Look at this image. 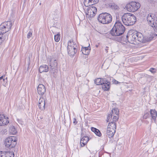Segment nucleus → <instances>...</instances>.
Segmentation results:
<instances>
[{
  "label": "nucleus",
  "mask_w": 157,
  "mask_h": 157,
  "mask_svg": "<svg viewBox=\"0 0 157 157\" xmlns=\"http://www.w3.org/2000/svg\"><path fill=\"white\" fill-rule=\"evenodd\" d=\"M89 140V138H81L80 141L81 147L84 146Z\"/></svg>",
  "instance_id": "nucleus-22"
},
{
  "label": "nucleus",
  "mask_w": 157,
  "mask_h": 157,
  "mask_svg": "<svg viewBox=\"0 0 157 157\" xmlns=\"http://www.w3.org/2000/svg\"><path fill=\"white\" fill-rule=\"evenodd\" d=\"M125 28L120 21L116 22L111 31V34L113 36H119L123 34Z\"/></svg>",
  "instance_id": "nucleus-2"
},
{
  "label": "nucleus",
  "mask_w": 157,
  "mask_h": 157,
  "mask_svg": "<svg viewBox=\"0 0 157 157\" xmlns=\"http://www.w3.org/2000/svg\"><path fill=\"white\" fill-rule=\"evenodd\" d=\"M0 157H7L6 151L3 152L0 151Z\"/></svg>",
  "instance_id": "nucleus-28"
},
{
  "label": "nucleus",
  "mask_w": 157,
  "mask_h": 157,
  "mask_svg": "<svg viewBox=\"0 0 157 157\" xmlns=\"http://www.w3.org/2000/svg\"><path fill=\"white\" fill-rule=\"evenodd\" d=\"M106 82V80L105 78L101 79V78H98L94 80L95 83L97 85H102L104 82Z\"/></svg>",
  "instance_id": "nucleus-19"
},
{
  "label": "nucleus",
  "mask_w": 157,
  "mask_h": 157,
  "mask_svg": "<svg viewBox=\"0 0 157 157\" xmlns=\"http://www.w3.org/2000/svg\"><path fill=\"white\" fill-rule=\"evenodd\" d=\"M77 45L75 44L73 41L70 40L68 43L67 50L68 54L71 56H73L77 52Z\"/></svg>",
  "instance_id": "nucleus-7"
},
{
  "label": "nucleus",
  "mask_w": 157,
  "mask_h": 157,
  "mask_svg": "<svg viewBox=\"0 0 157 157\" xmlns=\"http://www.w3.org/2000/svg\"><path fill=\"white\" fill-rule=\"evenodd\" d=\"M4 76L0 77V82H1V80H3V81H4L5 79L4 78Z\"/></svg>",
  "instance_id": "nucleus-38"
},
{
  "label": "nucleus",
  "mask_w": 157,
  "mask_h": 157,
  "mask_svg": "<svg viewBox=\"0 0 157 157\" xmlns=\"http://www.w3.org/2000/svg\"><path fill=\"white\" fill-rule=\"evenodd\" d=\"M7 157H14V154L12 151H6Z\"/></svg>",
  "instance_id": "nucleus-26"
},
{
  "label": "nucleus",
  "mask_w": 157,
  "mask_h": 157,
  "mask_svg": "<svg viewBox=\"0 0 157 157\" xmlns=\"http://www.w3.org/2000/svg\"><path fill=\"white\" fill-rule=\"evenodd\" d=\"M136 31H135L133 33H132L131 35H129V36L128 35L126 37L127 38H129L131 39L132 40L134 41L136 40H137V35ZM128 40V39H127Z\"/></svg>",
  "instance_id": "nucleus-20"
},
{
  "label": "nucleus",
  "mask_w": 157,
  "mask_h": 157,
  "mask_svg": "<svg viewBox=\"0 0 157 157\" xmlns=\"http://www.w3.org/2000/svg\"><path fill=\"white\" fill-rule=\"evenodd\" d=\"M50 61V66L51 67H53L52 69L53 70L54 68V67H56L57 65V63L56 61V60L54 58H51L50 59V60H49Z\"/></svg>",
  "instance_id": "nucleus-17"
},
{
  "label": "nucleus",
  "mask_w": 157,
  "mask_h": 157,
  "mask_svg": "<svg viewBox=\"0 0 157 157\" xmlns=\"http://www.w3.org/2000/svg\"><path fill=\"white\" fill-rule=\"evenodd\" d=\"M38 105L39 108L40 110H42L44 109L45 101L43 97H41L40 98Z\"/></svg>",
  "instance_id": "nucleus-13"
},
{
  "label": "nucleus",
  "mask_w": 157,
  "mask_h": 157,
  "mask_svg": "<svg viewBox=\"0 0 157 157\" xmlns=\"http://www.w3.org/2000/svg\"><path fill=\"white\" fill-rule=\"evenodd\" d=\"M119 113V111L118 109H117V108H113L111 112V113L110 115L109 114V115L107 117V122H109L110 118L112 117V115H116L118 116V115Z\"/></svg>",
  "instance_id": "nucleus-14"
},
{
  "label": "nucleus",
  "mask_w": 157,
  "mask_h": 157,
  "mask_svg": "<svg viewBox=\"0 0 157 157\" xmlns=\"http://www.w3.org/2000/svg\"><path fill=\"white\" fill-rule=\"evenodd\" d=\"M81 10L80 13L79 12V14L82 16V18H85L84 13L86 14L87 17L90 19L95 16L97 11L96 8L92 6L90 7L82 6V9H81Z\"/></svg>",
  "instance_id": "nucleus-1"
},
{
  "label": "nucleus",
  "mask_w": 157,
  "mask_h": 157,
  "mask_svg": "<svg viewBox=\"0 0 157 157\" xmlns=\"http://www.w3.org/2000/svg\"><path fill=\"white\" fill-rule=\"evenodd\" d=\"M112 117H113V122H115L114 121H117L118 119V116H116L114 115H112Z\"/></svg>",
  "instance_id": "nucleus-32"
},
{
  "label": "nucleus",
  "mask_w": 157,
  "mask_h": 157,
  "mask_svg": "<svg viewBox=\"0 0 157 157\" xmlns=\"http://www.w3.org/2000/svg\"><path fill=\"white\" fill-rule=\"evenodd\" d=\"M95 134L99 137H101V134L98 129L95 133Z\"/></svg>",
  "instance_id": "nucleus-33"
},
{
  "label": "nucleus",
  "mask_w": 157,
  "mask_h": 157,
  "mask_svg": "<svg viewBox=\"0 0 157 157\" xmlns=\"http://www.w3.org/2000/svg\"><path fill=\"white\" fill-rule=\"evenodd\" d=\"M140 7V3L136 2H132L127 4L126 9L130 12H134L138 10Z\"/></svg>",
  "instance_id": "nucleus-6"
},
{
  "label": "nucleus",
  "mask_w": 157,
  "mask_h": 157,
  "mask_svg": "<svg viewBox=\"0 0 157 157\" xmlns=\"http://www.w3.org/2000/svg\"><path fill=\"white\" fill-rule=\"evenodd\" d=\"M33 35V31L32 30H31L28 33L27 35V38L28 39L30 38Z\"/></svg>",
  "instance_id": "nucleus-29"
},
{
  "label": "nucleus",
  "mask_w": 157,
  "mask_h": 157,
  "mask_svg": "<svg viewBox=\"0 0 157 157\" xmlns=\"http://www.w3.org/2000/svg\"><path fill=\"white\" fill-rule=\"evenodd\" d=\"M77 122L76 121V119L75 118H74V121H73V123L74 124H75Z\"/></svg>",
  "instance_id": "nucleus-39"
},
{
  "label": "nucleus",
  "mask_w": 157,
  "mask_h": 157,
  "mask_svg": "<svg viewBox=\"0 0 157 157\" xmlns=\"http://www.w3.org/2000/svg\"><path fill=\"white\" fill-rule=\"evenodd\" d=\"M8 117L3 114H0V126L6 125L9 123Z\"/></svg>",
  "instance_id": "nucleus-11"
},
{
  "label": "nucleus",
  "mask_w": 157,
  "mask_h": 157,
  "mask_svg": "<svg viewBox=\"0 0 157 157\" xmlns=\"http://www.w3.org/2000/svg\"><path fill=\"white\" fill-rule=\"evenodd\" d=\"M150 115L151 117V121L153 120L154 121H155L157 116L156 112L155 110L151 109L150 110Z\"/></svg>",
  "instance_id": "nucleus-21"
},
{
  "label": "nucleus",
  "mask_w": 157,
  "mask_h": 157,
  "mask_svg": "<svg viewBox=\"0 0 157 157\" xmlns=\"http://www.w3.org/2000/svg\"><path fill=\"white\" fill-rule=\"evenodd\" d=\"M17 141L15 138L14 139L13 138H6L5 141V145L9 148H13L17 144Z\"/></svg>",
  "instance_id": "nucleus-10"
},
{
  "label": "nucleus",
  "mask_w": 157,
  "mask_h": 157,
  "mask_svg": "<svg viewBox=\"0 0 157 157\" xmlns=\"http://www.w3.org/2000/svg\"><path fill=\"white\" fill-rule=\"evenodd\" d=\"M92 5L97 3L98 2V0H90Z\"/></svg>",
  "instance_id": "nucleus-31"
},
{
  "label": "nucleus",
  "mask_w": 157,
  "mask_h": 157,
  "mask_svg": "<svg viewBox=\"0 0 157 157\" xmlns=\"http://www.w3.org/2000/svg\"><path fill=\"white\" fill-rule=\"evenodd\" d=\"M106 82H104L102 85V89L105 91L109 90L110 88V82L107 80Z\"/></svg>",
  "instance_id": "nucleus-15"
},
{
  "label": "nucleus",
  "mask_w": 157,
  "mask_h": 157,
  "mask_svg": "<svg viewBox=\"0 0 157 157\" xmlns=\"http://www.w3.org/2000/svg\"><path fill=\"white\" fill-rule=\"evenodd\" d=\"M148 24L151 26L155 31L157 32V19L153 14H149L147 17Z\"/></svg>",
  "instance_id": "nucleus-5"
},
{
  "label": "nucleus",
  "mask_w": 157,
  "mask_h": 157,
  "mask_svg": "<svg viewBox=\"0 0 157 157\" xmlns=\"http://www.w3.org/2000/svg\"><path fill=\"white\" fill-rule=\"evenodd\" d=\"M0 35L1 36V38L0 39V45L2 43V42L6 40V39L8 38V36H3V35L4 33H0Z\"/></svg>",
  "instance_id": "nucleus-24"
},
{
  "label": "nucleus",
  "mask_w": 157,
  "mask_h": 157,
  "mask_svg": "<svg viewBox=\"0 0 157 157\" xmlns=\"http://www.w3.org/2000/svg\"><path fill=\"white\" fill-rule=\"evenodd\" d=\"M137 40L138 41L142 42H145L146 41H149L151 40L155 37V36H157L156 34H152L151 35H149L146 39H144V38L143 35L140 32L136 31Z\"/></svg>",
  "instance_id": "nucleus-9"
},
{
  "label": "nucleus",
  "mask_w": 157,
  "mask_h": 157,
  "mask_svg": "<svg viewBox=\"0 0 157 157\" xmlns=\"http://www.w3.org/2000/svg\"><path fill=\"white\" fill-rule=\"evenodd\" d=\"M108 47H106L105 48V51H106V53L108 52Z\"/></svg>",
  "instance_id": "nucleus-40"
},
{
  "label": "nucleus",
  "mask_w": 157,
  "mask_h": 157,
  "mask_svg": "<svg viewBox=\"0 0 157 157\" xmlns=\"http://www.w3.org/2000/svg\"><path fill=\"white\" fill-rule=\"evenodd\" d=\"M122 20L123 23L127 26L132 25L136 21V17L131 13H126L123 15Z\"/></svg>",
  "instance_id": "nucleus-3"
},
{
  "label": "nucleus",
  "mask_w": 157,
  "mask_h": 157,
  "mask_svg": "<svg viewBox=\"0 0 157 157\" xmlns=\"http://www.w3.org/2000/svg\"><path fill=\"white\" fill-rule=\"evenodd\" d=\"M149 71L152 73H155L156 72L155 69L153 68H151Z\"/></svg>",
  "instance_id": "nucleus-35"
},
{
  "label": "nucleus",
  "mask_w": 157,
  "mask_h": 157,
  "mask_svg": "<svg viewBox=\"0 0 157 157\" xmlns=\"http://www.w3.org/2000/svg\"><path fill=\"white\" fill-rule=\"evenodd\" d=\"M98 129L96 128H94V127H91V131L94 132L95 133L97 131V130H98Z\"/></svg>",
  "instance_id": "nucleus-34"
},
{
  "label": "nucleus",
  "mask_w": 157,
  "mask_h": 157,
  "mask_svg": "<svg viewBox=\"0 0 157 157\" xmlns=\"http://www.w3.org/2000/svg\"><path fill=\"white\" fill-rule=\"evenodd\" d=\"M149 116V114L148 113H146L144 114V116H143V118L144 119H147Z\"/></svg>",
  "instance_id": "nucleus-36"
},
{
  "label": "nucleus",
  "mask_w": 157,
  "mask_h": 157,
  "mask_svg": "<svg viewBox=\"0 0 157 157\" xmlns=\"http://www.w3.org/2000/svg\"><path fill=\"white\" fill-rule=\"evenodd\" d=\"M60 39V34L59 33L55 36V40L56 42H58Z\"/></svg>",
  "instance_id": "nucleus-27"
},
{
  "label": "nucleus",
  "mask_w": 157,
  "mask_h": 157,
  "mask_svg": "<svg viewBox=\"0 0 157 157\" xmlns=\"http://www.w3.org/2000/svg\"><path fill=\"white\" fill-rule=\"evenodd\" d=\"M48 71V67L46 65L40 66L39 68V71L40 73L43 72H47Z\"/></svg>",
  "instance_id": "nucleus-18"
},
{
  "label": "nucleus",
  "mask_w": 157,
  "mask_h": 157,
  "mask_svg": "<svg viewBox=\"0 0 157 157\" xmlns=\"http://www.w3.org/2000/svg\"><path fill=\"white\" fill-rule=\"evenodd\" d=\"M84 137L86 138V137H87V136H84Z\"/></svg>",
  "instance_id": "nucleus-42"
},
{
  "label": "nucleus",
  "mask_w": 157,
  "mask_h": 157,
  "mask_svg": "<svg viewBox=\"0 0 157 157\" xmlns=\"http://www.w3.org/2000/svg\"><path fill=\"white\" fill-rule=\"evenodd\" d=\"M98 19L100 23L103 24H108L112 21V17L110 14L104 13L100 14Z\"/></svg>",
  "instance_id": "nucleus-4"
},
{
  "label": "nucleus",
  "mask_w": 157,
  "mask_h": 157,
  "mask_svg": "<svg viewBox=\"0 0 157 157\" xmlns=\"http://www.w3.org/2000/svg\"><path fill=\"white\" fill-rule=\"evenodd\" d=\"M111 7L112 9L115 10L117 9L118 8V6L114 3L112 4L111 6Z\"/></svg>",
  "instance_id": "nucleus-30"
},
{
  "label": "nucleus",
  "mask_w": 157,
  "mask_h": 157,
  "mask_svg": "<svg viewBox=\"0 0 157 157\" xmlns=\"http://www.w3.org/2000/svg\"><path fill=\"white\" fill-rule=\"evenodd\" d=\"M8 137H11V138L14 137V136H9Z\"/></svg>",
  "instance_id": "nucleus-41"
},
{
  "label": "nucleus",
  "mask_w": 157,
  "mask_h": 157,
  "mask_svg": "<svg viewBox=\"0 0 157 157\" xmlns=\"http://www.w3.org/2000/svg\"><path fill=\"white\" fill-rule=\"evenodd\" d=\"M38 94L40 95H43L46 91V89L44 85L42 84H39L37 88Z\"/></svg>",
  "instance_id": "nucleus-12"
},
{
  "label": "nucleus",
  "mask_w": 157,
  "mask_h": 157,
  "mask_svg": "<svg viewBox=\"0 0 157 157\" xmlns=\"http://www.w3.org/2000/svg\"><path fill=\"white\" fill-rule=\"evenodd\" d=\"M116 126L115 122H111L109 123L107 130V136L112 137L115 132Z\"/></svg>",
  "instance_id": "nucleus-8"
},
{
  "label": "nucleus",
  "mask_w": 157,
  "mask_h": 157,
  "mask_svg": "<svg viewBox=\"0 0 157 157\" xmlns=\"http://www.w3.org/2000/svg\"><path fill=\"white\" fill-rule=\"evenodd\" d=\"M89 46L90 44H89L88 47H82L81 51L82 52V53L83 54L85 55H88L89 54L90 50V48Z\"/></svg>",
  "instance_id": "nucleus-16"
},
{
  "label": "nucleus",
  "mask_w": 157,
  "mask_h": 157,
  "mask_svg": "<svg viewBox=\"0 0 157 157\" xmlns=\"http://www.w3.org/2000/svg\"><path fill=\"white\" fill-rule=\"evenodd\" d=\"M84 6L89 7V6L92 5L90 0H85L84 2Z\"/></svg>",
  "instance_id": "nucleus-25"
},
{
  "label": "nucleus",
  "mask_w": 157,
  "mask_h": 157,
  "mask_svg": "<svg viewBox=\"0 0 157 157\" xmlns=\"http://www.w3.org/2000/svg\"><path fill=\"white\" fill-rule=\"evenodd\" d=\"M113 83H114L115 84H118V83H119L120 82H119L118 81H116V80H115V79H113Z\"/></svg>",
  "instance_id": "nucleus-37"
},
{
  "label": "nucleus",
  "mask_w": 157,
  "mask_h": 157,
  "mask_svg": "<svg viewBox=\"0 0 157 157\" xmlns=\"http://www.w3.org/2000/svg\"><path fill=\"white\" fill-rule=\"evenodd\" d=\"M9 132L12 135H15L17 133V132L14 126H12L10 128Z\"/></svg>",
  "instance_id": "nucleus-23"
}]
</instances>
